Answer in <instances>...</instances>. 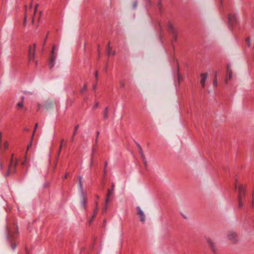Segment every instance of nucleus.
<instances>
[{"instance_id": "26", "label": "nucleus", "mask_w": 254, "mask_h": 254, "mask_svg": "<svg viewBox=\"0 0 254 254\" xmlns=\"http://www.w3.org/2000/svg\"><path fill=\"white\" fill-rule=\"evenodd\" d=\"M81 179L82 178H81V176L78 177V182H79V188L82 190V184Z\"/></svg>"}, {"instance_id": "22", "label": "nucleus", "mask_w": 254, "mask_h": 254, "mask_svg": "<svg viewBox=\"0 0 254 254\" xmlns=\"http://www.w3.org/2000/svg\"><path fill=\"white\" fill-rule=\"evenodd\" d=\"M16 160H18L17 158L14 157V154H12L11 155V158H10V162H9L15 163V161Z\"/></svg>"}, {"instance_id": "57", "label": "nucleus", "mask_w": 254, "mask_h": 254, "mask_svg": "<svg viewBox=\"0 0 254 254\" xmlns=\"http://www.w3.org/2000/svg\"><path fill=\"white\" fill-rule=\"evenodd\" d=\"M38 4H36L35 6V12H36V9L37 8V7H38Z\"/></svg>"}, {"instance_id": "50", "label": "nucleus", "mask_w": 254, "mask_h": 254, "mask_svg": "<svg viewBox=\"0 0 254 254\" xmlns=\"http://www.w3.org/2000/svg\"><path fill=\"white\" fill-rule=\"evenodd\" d=\"M100 48H99V46H98V55L99 57L100 56Z\"/></svg>"}, {"instance_id": "44", "label": "nucleus", "mask_w": 254, "mask_h": 254, "mask_svg": "<svg viewBox=\"0 0 254 254\" xmlns=\"http://www.w3.org/2000/svg\"><path fill=\"white\" fill-rule=\"evenodd\" d=\"M25 251L26 254H29V251L28 250V248L27 247H25Z\"/></svg>"}, {"instance_id": "28", "label": "nucleus", "mask_w": 254, "mask_h": 254, "mask_svg": "<svg viewBox=\"0 0 254 254\" xmlns=\"http://www.w3.org/2000/svg\"><path fill=\"white\" fill-rule=\"evenodd\" d=\"M98 211V207L95 208V209L94 211L93 215L92 216V219H94V218L96 217Z\"/></svg>"}, {"instance_id": "30", "label": "nucleus", "mask_w": 254, "mask_h": 254, "mask_svg": "<svg viewBox=\"0 0 254 254\" xmlns=\"http://www.w3.org/2000/svg\"><path fill=\"white\" fill-rule=\"evenodd\" d=\"M99 134H100V131H98V130L97 131H96V138H95V144L96 145H97V143H98V137H99Z\"/></svg>"}, {"instance_id": "51", "label": "nucleus", "mask_w": 254, "mask_h": 254, "mask_svg": "<svg viewBox=\"0 0 254 254\" xmlns=\"http://www.w3.org/2000/svg\"><path fill=\"white\" fill-rule=\"evenodd\" d=\"M3 167L2 163L1 162H0V169L2 170Z\"/></svg>"}, {"instance_id": "17", "label": "nucleus", "mask_w": 254, "mask_h": 254, "mask_svg": "<svg viewBox=\"0 0 254 254\" xmlns=\"http://www.w3.org/2000/svg\"><path fill=\"white\" fill-rule=\"evenodd\" d=\"M86 202H87V198L84 195H83L82 199V200L81 202V204L84 208H86Z\"/></svg>"}, {"instance_id": "55", "label": "nucleus", "mask_w": 254, "mask_h": 254, "mask_svg": "<svg viewBox=\"0 0 254 254\" xmlns=\"http://www.w3.org/2000/svg\"><path fill=\"white\" fill-rule=\"evenodd\" d=\"M24 96H22L21 98V102H22V103H23V101H24Z\"/></svg>"}, {"instance_id": "27", "label": "nucleus", "mask_w": 254, "mask_h": 254, "mask_svg": "<svg viewBox=\"0 0 254 254\" xmlns=\"http://www.w3.org/2000/svg\"><path fill=\"white\" fill-rule=\"evenodd\" d=\"M87 89V84L85 83L83 86V87L80 90V92L81 93H83Z\"/></svg>"}, {"instance_id": "41", "label": "nucleus", "mask_w": 254, "mask_h": 254, "mask_svg": "<svg viewBox=\"0 0 254 254\" xmlns=\"http://www.w3.org/2000/svg\"><path fill=\"white\" fill-rule=\"evenodd\" d=\"M32 139H33V138ZM32 139H31V142L30 143V144L27 145V150H28L31 147V145H32Z\"/></svg>"}, {"instance_id": "24", "label": "nucleus", "mask_w": 254, "mask_h": 254, "mask_svg": "<svg viewBox=\"0 0 254 254\" xmlns=\"http://www.w3.org/2000/svg\"><path fill=\"white\" fill-rule=\"evenodd\" d=\"M79 125H77L75 126L74 127V130H73V136H75L76 133H77V130H78V128H79Z\"/></svg>"}, {"instance_id": "21", "label": "nucleus", "mask_w": 254, "mask_h": 254, "mask_svg": "<svg viewBox=\"0 0 254 254\" xmlns=\"http://www.w3.org/2000/svg\"><path fill=\"white\" fill-rule=\"evenodd\" d=\"M17 107H19V108H23L24 111H26L27 109L25 107H24L23 106V103H22V102H18L17 105H16Z\"/></svg>"}, {"instance_id": "45", "label": "nucleus", "mask_w": 254, "mask_h": 254, "mask_svg": "<svg viewBox=\"0 0 254 254\" xmlns=\"http://www.w3.org/2000/svg\"><path fill=\"white\" fill-rule=\"evenodd\" d=\"M93 219H92V217H91V219L90 220H89L88 221V223L89 225H91L93 221Z\"/></svg>"}, {"instance_id": "12", "label": "nucleus", "mask_w": 254, "mask_h": 254, "mask_svg": "<svg viewBox=\"0 0 254 254\" xmlns=\"http://www.w3.org/2000/svg\"><path fill=\"white\" fill-rule=\"evenodd\" d=\"M227 71L228 73V76L226 78V79H225L226 84L228 83V80H230L231 79V78L232 77V74H233L232 71L230 69V65L228 64L227 65Z\"/></svg>"}, {"instance_id": "53", "label": "nucleus", "mask_w": 254, "mask_h": 254, "mask_svg": "<svg viewBox=\"0 0 254 254\" xmlns=\"http://www.w3.org/2000/svg\"><path fill=\"white\" fill-rule=\"evenodd\" d=\"M96 84L97 83H96V84L93 86L92 88L93 90H95L96 89Z\"/></svg>"}, {"instance_id": "5", "label": "nucleus", "mask_w": 254, "mask_h": 254, "mask_svg": "<svg viewBox=\"0 0 254 254\" xmlns=\"http://www.w3.org/2000/svg\"><path fill=\"white\" fill-rule=\"evenodd\" d=\"M228 26L229 28H232L237 24V19L235 14L230 13L228 15Z\"/></svg>"}, {"instance_id": "11", "label": "nucleus", "mask_w": 254, "mask_h": 254, "mask_svg": "<svg viewBox=\"0 0 254 254\" xmlns=\"http://www.w3.org/2000/svg\"><path fill=\"white\" fill-rule=\"evenodd\" d=\"M136 210H137V214L139 216L140 221L144 223L145 220V217L143 212L139 206L136 207Z\"/></svg>"}, {"instance_id": "13", "label": "nucleus", "mask_w": 254, "mask_h": 254, "mask_svg": "<svg viewBox=\"0 0 254 254\" xmlns=\"http://www.w3.org/2000/svg\"><path fill=\"white\" fill-rule=\"evenodd\" d=\"M200 76L201 77V79L200 81V84L201 85L202 87L203 88L205 87V81H206V80L207 77V73H201Z\"/></svg>"}, {"instance_id": "1", "label": "nucleus", "mask_w": 254, "mask_h": 254, "mask_svg": "<svg viewBox=\"0 0 254 254\" xmlns=\"http://www.w3.org/2000/svg\"><path fill=\"white\" fill-rule=\"evenodd\" d=\"M247 188L243 185H240L238 188V208L242 209L244 207V202L246 200Z\"/></svg>"}, {"instance_id": "32", "label": "nucleus", "mask_w": 254, "mask_h": 254, "mask_svg": "<svg viewBox=\"0 0 254 254\" xmlns=\"http://www.w3.org/2000/svg\"><path fill=\"white\" fill-rule=\"evenodd\" d=\"M139 154H140V156H141V159H142V161H144V160H146V158H145V155H144V153H143V152H141V153H139Z\"/></svg>"}, {"instance_id": "20", "label": "nucleus", "mask_w": 254, "mask_h": 254, "mask_svg": "<svg viewBox=\"0 0 254 254\" xmlns=\"http://www.w3.org/2000/svg\"><path fill=\"white\" fill-rule=\"evenodd\" d=\"M107 166H108V162L107 161H106L105 162V165H104V172H103V175H104V177H105L107 175Z\"/></svg>"}, {"instance_id": "59", "label": "nucleus", "mask_w": 254, "mask_h": 254, "mask_svg": "<svg viewBox=\"0 0 254 254\" xmlns=\"http://www.w3.org/2000/svg\"><path fill=\"white\" fill-rule=\"evenodd\" d=\"M133 7L135 8L136 6V2H134L133 4Z\"/></svg>"}, {"instance_id": "56", "label": "nucleus", "mask_w": 254, "mask_h": 254, "mask_svg": "<svg viewBox=\"0 0 254 254\" xmlns=\"http://www.w3.org/2000/svg\"><path fill=\"white\" fill-rule=\"evenodd\" d=\"M111 54H112V55L115 56L116 54V52L115 51H114L112 52H111Z\"/></svg>"}, {"instance_id": "35", "label": "nucleus", "mask_w": 254, "mask_h": 254, "mask_svg": "<svg viewBox=\"0 0 254 254\" xmlns=\"http://www.w3.org/2000/svg\"><path fill=\"white\" fill-rule=\"evenodd\" d=\"M48 34H49V33H47V35H46V36L45 39L44 41V43H43V47H44V46H45V45H46V44L47 39V38H48Z\"/></svg>"}, {"instance_id": "42", "label": "nucleus", "mask_w": 254, "mask_h": 254, "mask_svg": "<svg viewBox=\"0 0 254 254\" xmlns=\"http://www.w3.org/2000/svg\"><path fill=\"white\" fill-rule=\"evenodd\" d=\"M143 163H144L145 167L146 168L147 167V163L146 160H144V161H143Z\"/></svg>"}, {"instance_id": "60", "label": "nucleus", "mask_w": 254, "mask_h": 254, "mask_svg": "<svg viewBox=\"0 0 254 254\" xmlns=\"http://www.w3.org/2000/svg\"><path fill=\"white\" fill-rule=\"evenodd\" d=\"M95 205H96V208L98 207V202H95Z\"/></svg>"}, {"instance_id": "58", "label": "nucleus", "mask_w": 254, "mask_h": 254, "mask_svg": "<svg viewBox=\"0 0 254 254\" xmlns=\"http://www.w3.org/2000/svg\"><path fill=\"white\" fill-rule=\"evenodd\" d=\"M252 200H254V191H253L252 194Z\"/></svg>"}, {"instance_id": "39", "label": "nucleus", "mask_w": 254, "mask_h": 254, "mask_svg": "<svg viewBox=\"0 0 254 254\" xmlns=\"http://www.w3.org/2000/svg\"><path fill=\"white\" fill-rule=\"evenodd\" d=\"M98 105H99L98 102H96L95 103V104H94V106H93V108L94 109H95L98 106Z\"/></svg>"}, {"instance_id": "47", "label": "nucleus", "mask_w": 254, "mask_h": 254, "mask_svg": "<svg viewBox=\"0 0 254 254\" xmlns=\"http://www.w3.org/2000/svg\"><path fill=\"white\" fill-rule=\"evenodd\" d=\"M251 207L252 208H254V200H252V204H251Z\"/></svg>"}, {"instance_id": "34", "label": "nucleus", "mask_w": 254, "mask_h": 254, "mask_svg": "<svg viewBox=\"0 0 254 254\" xmlns=\"http://www.w3.org/2000/svg\"><path fill=\"white\" fill-rule=\"evenodd\" d=\"M37 106H38L37 111H39L41 108L43 109V105H41L39 103L38 104Z\"/></svg>"}, {"instance_id": "9", "label": "nucleus", "mask_w": 254, "mask_h": 254, "mask_svg": "<svg viewBox=\"0 0 254 254\" xmlns=\"http://www.w3.org/2000/svg\"><path fill=\"white\" fill-rule=\"evenodd\" d=\"M6 229H7V238L10 241L12 250H14L16 248L17 245L15 243L12 242V236L10 233L9 229L8 227H7Z\"/></svg>"}, {"instance_id": "25", "label": "nucleus", "mask_w": 254, "mask_h": 254, "mask_svg": "<svg viewBox=\"0 0 254 254\" xmlns=\"http://www.w3.org/2000/svg\"><path fill=\"white\" fill-rule=\"evenodd\" d=\"M246 42L248 47H250L251 46V43L250 38L249 37H247L246 39Z\"/></svg>"}, {"instance_id": "62", "label": "nucleus", "mask_w": 254, "mask_h": 254, "mask_svg": "<svg viewBox=\"0 0 254 254\" xmlns=\"http://www.w3.org/2000/svg\"><path fill=\"white\" fill-rule=\"evenodd\" d=\"M37 63H38L37 61H35V65H36V66L37 65Z\"/></svg>"}, {"instance_id": "19", "label": "nucleus", "mask_w": 254, "mask_h": 254, "mask_svg": "<svg viewBox=\"0 0 254 254\" xmlns=\"http://www.w3.org/2000/svg\"><path fill=\"white\" fill-rule=\"evenodd\" d=\"M112 47L110 46V41L108 42V46H107V55L109 56L111 54Z\"/></svg>"}, {"instance_id": "48", "label": "nucleus", "mask_w": 254, "mask_h": 254, "mask_svg": "<svg viewBox=\"0 0 254 254\" xmlns=\"http://www.w3.org/2000/svg\"><path fill=\"white\" fill-rule=\"evenodd\" d=\"M103 227H105L106 223V220L105 219H104L103 220Z\"/></svg>"}, {"instance_id": "3", "label": "nucleus", "mask_w": 254, "mask_h": 254, "mask_svg": "<svg viewBox=\"0 0 254 254\" xmlns=\"http://www.w3.org/2000/svg\"><path fill=\"white\" fill-rule=\"evenodd\" d=\"M56 48V45H54L52 46V50L51 51V55L49 60L50 69H51L55 64V60L56 58V55L55 54V51Z\"/></svg>"}, {"instance_id": "61", "label": "nucleus", "mask_w": 254, "mask_h": 254, "mask_svg": "<svg viewBox=\"0 0 254 254\" xmlns=\"http://www.w3.org/2000/svg\"><path fill=\"white\" fill-rule=\"evenodd\" d=\"M16 229H17L16 233H18V226H16Z\"/></svg>"}, {"instance_id": "46", "label": "nucleus", "mask_w": 254, "mask_h": 254, "mask_svg": "<svg viewBox=\"0 0 254 254\" xmlns=\"http://www.w3.org/2000/svg\"><path fill=\"white\" fill-rule=\"evenodd\" d=\"M67 176H68V173H66L65 174V175L64 176V177L63 178V180L66 179L67 178Z\"/></svg>"}, {"instance_id": "31", "label": "nucleus", "mask_w": 254, "mask_h": 254, "mask_svg": "<svg viewBox=\"0 0 254 254\" xmlns=\"http://www.w3.org/2000/svg\"><path fill=\"white\" fill-rule=\"evenodd\" d=\"M38 126V123H36L35 125V127H34V129H33V134H32V138L33 137V136L34 135V133L37 129V128Z\"/></svg>"}, {"instance_id": "40", "label": "nucleus", "mask_w": 254, "mask_h": 254, "mask_svg": "<svg viewBox=\"0 0 254 254\" xmlns=\"http://www.w3.org/2000/svg\"><path fill=\"white\" fill-rule=\"evenodd\" d=\"M217 84V79L216 78H215L213 81V85L214 86H216Z\"/></svg>"}, {"instance_id": "33", "label": "nucleus", "mask_w": 254, "mask_h": 254, "mask_svg": "<svg viewBox=\"0 0 254 254\" xmlns=\"http://www.w3.org/2000/svg\"><path fill=\"white\" fill-rule=\"evenodd\" d=\"M95 77L96 79V83H97L98 79V72L97 70H96L94 73Z\"/></svg>"}, {"instance_id": "52", "label": "nucleus", "mask_w": 254, "mask_h": 254, "mask_svg": "<svg viewBox=\"0 0 254 254\" xmlns=\"http://www.w3.org/2000/svg\"><path fill=\"white\" fill-rule=\"evenodd\" d=\"M45 188H47L49 187V184L48 183H46L44 186Z\"/></svg>"}, {"instance_id": "43", "label": "nucleus", "mask_w": 254, "mask_h": 254, "mask_svg": "<svg viewBox=\"0 0 254 254\" xmlns=\"http://www.w3.org/2000/svg\"><path fill=\"white\" fill-rule=\"evenodd\" d=\"M110 189H113V190L115 191V185L114 183H112L111 187Z\"/></svg>"}, {"instance_id": "23", "label": "nucleus", "mask_w": 254, "mask_h": 254, "mask_svg": "<svg viewBox=\"0 0 254 254\" xmlns=\"http://www.w3.org/2000/svg\"><path fill=\"white\" fill-rule=\"evenodd\" d=\"M135 143L138 149L139 153H140L141 152H142L143 150H142L141 146L140 145V144L136 141L135 142Z\"/></svg>"}, {"instance_id": "54", "label": "nucleus", "mask_w": 254, "mask_h": 254, "mask_svg": "<svg viewBox=\"0 0 254 254\" xmlns=\"http://www.w3.org/2000/svg\"><path fill=\"white\" fill-rule=\"evenodd\" d=\"M74 136H73V134L72 136V137H71V138L70 139L71 141H73Z\"/></svg>"}, {"instance_id": "10", "label": "nucleus", "mask_w": 254, "mask_h": 254, "mask_svg": "<svg viewBox=\"0 0 254 254\" xmlns=\"http://www.w3.org/2000/svg\"><path fill=\"white\" fill-rule=\"evenodd\" d=\"M206 241L209 244L211 250L214 254H217V249L216 247L215 244L213 243L212 240L209 238H207Z\"/></svg>"}, {"instance_id": "8", "label": "nucleus", "mask_w": 254, "mask_h": 254, "mask_svg": "<svg viewBox=\"0 0 254 254\" xmlns=\"http://www.w3.org/2000/svg\"><path fill=\"white\" fill-rule=\"evenodd\" d=\"M167 29L169 34L171 36L178 35V30L170 21H169L167 23Z\"/></svg>"}, {"instance_id": "37", "label": "nucleus", "mask_w": 254, "mask_h": 254, "mask_svg": "<svg viewBox=\"0 0 254 254\" xmlns=\"http://www.w3.org/2000/svg\"><path fill=\"white\" fill-rule=\"evenodd\" d=\"M4 148L6 149L8 148V143L7 142H5L4 143Z\"/></svg>"}, {"instance_id": "29", "label": "nucleus", "mask_w": 254, "mask_h": 254, "mask_svg": "<svg viewBox=\"0 0 254 254\" xmlns=\"http://www.w3.org/2000/svg\"><path fill=\"white\" fill-rule=\"evenodd\" d=\"M172 36V43H173V42H176L177 41V39H178V35H173V36Z\"/></svg>"}, {"instance_id": "63", "label": "nucleus", "mask_w": 254, "mask_h": 254, "mask_svg": "<svg viewBox=\"0 0 254 254\" xmlns=\"http://www.w3.org/2000/svg\"><path fill=\"white\" fill-rule=\"evenodd\" d=\"M148 2H150V0H148Z\"/></svg>"}, {"instance_id": "64", "label": "nucleus", "mask_w": 254, "mask_h": 254, "mask_svg": "<svg viewBox=\"0 0 254 254\" xmlns=\"http://www.w3.org/2000/svg\"><path fill=\"white\" fill-rule=\"evenodd\" d=\"M221 2H222V0H221Z\"/></svg>"}, {"instance_id": "16", "label": "nucleus", "mask_w": 254, "mask_h": 254, "mask_svg": "<svg viewBox=\"0 0 254 254\" xmlns=\"http://www.w3.org/2000/svg\"><path fill=\"white\" fill-rule=\"evenodd\" d=\"M109 107H106L104 111L103 118L105 120L108 118Z\"/></svg>"}, {"instance_id": "18", "label": "nucleus", "mask_w": 254, "mask_h": 254, "mask_svg": "<svg viewBox=\"0 0 254 254\" xmlns=\"http://www.w3.org/2000/svg\"><path fill=\"white\" fill-rule=\"evenodd\" d=\"M177 72L178 82V84H180V81L181 80H182L183 77L180 73L179 67L178 65Z\"/></svg>"}, {"instance_id": "6", "label": "nucleus", "mask_w": 254, "mask_h": 254, "mask_svg": "<svg viewBox=\"0 0 254 254\" xmlns=\"http://www.w3.org/2000/svg\"><path fill=\"white\" fill-rule=\"evenodd\" d=\"M36 44H34L33 46H29L28 49V58H29V62L34 61L35 59V50H36Z\"/></svg>"}, {"instance_id": "38", "label": "nucleus", "mask_w": 254, "mask_h": 254, "mask_svg": "<svg viewBox=\"0 0 254 254\" xmlns=\"http://www.w3.org/2000/svg\"><path fill=\"white\" fill-rule=\"evenodd\" d=\"M97 145H95V146H93V148H92V155H93V154H94L96 152V147L95 146H96Z\"/></svg>"}, {"instance_id": "49", "label": "nucleus", "mask_w": 254, "mask_h": 254, "mask_svg": "<svg viewBox=\"0 0 254 254\" xmlns=\"http://www.w3.org/2000/svg\"><path fill=\"white\" fill-rule=\"evenodd\" d=\"M26 20H27V15H26V14H25V16H24V24L26 23Z\"/></svg>"}, {"instance_id": "36", "label": "nucleus", "mask_w": 254, "mask_h": 254, "mask_svg": "<svg viewBox=\"0 0 254 254\" xmlns=\"http://www.w3.org/2000/svg\"><path fill=\"white\" fill-rule=\"evenodd\" d=\"M120 85H121V86L122 87V88H125V83L124 81H120Z\"/></svg>"}, {"instance_id": "15", "label": "nucleus", "mask_w": 254, "mask_h": 254, "mask_svg": "<svg viewBox=\"0 0 254 254\" xmlns=\"http://www.w3.org/2000/svg\"><path fill=\"white\" fill-rule=\"evenodd\" d=\"M53 105L52 102L47 101L43 105V109L48 110L52 108Z\"/></svg>"}, {"instance_id": "4", "label": "nucleus", "mask_w": 254, "mask_h": 254, "mask_svg": "<svg viewBox=\"0 0 254 254\" xmlns=\"http://www.w3.org/2000/svg\"><path fill=\"white\" fill-rule=\"evenodd\" d=\"M114 193V190H113V189H108L105 199V206L103 209L104 212H106L108 203L110 200L113 199Z\"/></svg>"}, {"instance_id": "2", "label": "nucleus", "mask_w": 254, "mask_h": 254, "mask_svg": "<svg viewBox=\"0 0 254 254\" xmlns=\"http://www.w3.org/2000/svg\"><path fill=\"white\" fill-rule=\"evenodd\" d=\"M17 164L18 160H15V163L9 162L7 170L4 175V176L5 177H7L10 175L14 174L16 172Z\"/></svg>"}, {"instance_id": "14", "label": "nucleus", "mask_w": 254, "mask_h": 254, "mask_svg": "<svg viewBox=\"0 0 254 254\" xmlns=\"http://www.w3.org/2000/svg\"><path fill=\"white\" fill-rule=\"evenodd\" d=\"M66 143H67V141H65L64 139H62L61 140V143H60V146H59V149L58 152V158H59V157L60 156V154L61 153L62 147L63 146H64V147L66 146Z\"/></svg>"}, {"instance_id": "7", "label": "nucleus", "mask_w": 254, "mask_h": 254, "mask_svg": "<svg viewBox=\"0 0 254 254\" xmlns=\"http://www.w3.org/2000/svg\"><path fill=\"white\" fill-rule=\"evenodd\" d=\"M227 238L233 244H236L239 242L238 235L235 232H230L227 235Z\"/></svg>"}]
</instances>
